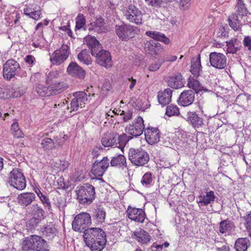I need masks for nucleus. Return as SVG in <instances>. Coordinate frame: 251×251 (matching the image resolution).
<instances>
[{
  "label": "nucleus",
  "mask_w": 251,
  "mask_h": 251,
  "mask_svg": "<svg viewBox=\"0 0 251 251\" xmlns=\"http://www.w3.org/2000/svg\"><path fill=\"white\" fill-rule=\"evenodd\" d=\"M162 62H155L150 65L149 70L150 71L154 72L158 70L161 66Z\"/></svg>",
  "instance_id": "nucleus-57"
},
{
  "label": "nucleus",
  "mask_w": 251,
  "mask_h": 251,
  "mask_svg": "<svg viewBox=\"0 0 251 251\" xmlns=\"http://www.w3.org/2000/svg\"><path fill=\"white\" fill-rule=\"evenodd\" d=\"M177 59V56L171 54H166L163 57V60L162 63L166 62H174Z\"/></svg>",
  "instance_id": "nucleus-61"
},
{
  "label": "nucleus",
  "mask_w": 251,
  "mask_h": 251,
  "mask_svg": "<svg viewBox=\"0 0 251 251\" xmlns=\"http://www.w3.org/2000/svg\"><path fill=\"white\" fill-rule=\"evenodd\" d=\"M112 88L110 82L108 79H105L104 81L101 90L103 94H106Z\"/></svg>",
  "instance_id": "nucleus-55"
},
{
  "label": "nucleus",
  "mask_w": 251,
  "mask_h": 251,
  "mask_svg": "<svg viewBox=\"0 0 251 251\" xmlns=\"http://www.w3.org/2000/svg\"><path fill=\"white\" fill-rule=\"evenodd\" d=\"M22 248L23 251L29 250L34 251H48L49 245L46 241L41 236L32 235L26 237L22 244Z\"/></svg>",
  "instance_id": "nucleus-3"
},
{
  "label": "nucleus",
  "mask_w": 251,
  "mask_h": 251,
  "mask_svg": "<svg viewBox=\"0 0 251 251\" xmlns=\"http://www.w3.org/2000/svg\"><path fill=\"white\" fill-rule=\"evenodd\" d=\"M64 142V140L62 141H58V139H52L50 138H44L41 142V148L46 151H49L53 149L62 146Z\"/></svg>",
  "instance_id": "nucleus-21"
},
{
  "label": "nucleus",
  "mask_w": 251,
  "mask_h": 251,
  "mask_svg": "<svg viewBox=\"0 0 251 251\" xmlns=\"http://www.w3.org/2000/svg\"><path fill=\"white\" fill-rule=\"evenodd\" d=\"M53 204L59 210H61L66 206V201L61 197H56L53 199Z\"/></svg>",
  "instance_id": "nucleus-45"
},
{
  "label": "nucleus",
  "mask_w": 251,
  "mask_h": 251,
  "mask_svg": "<svg viewBox=\"0 0 251 251\" xmlns=\"http://www.w3.org/2000/svg\"><path fill=\"white\" fill-rule=\"evenodd\" d=\"M84 43L88 47L92 55L102 48L101 45L94 36L87 35L84 38Z\"/></svg>",
  "instance_id": "nucleus-22"
},
{
  "label": "nucleus",
  "mask_w": 251,
  "mask_h": 251,
  "mask_svg": "<svg viewBox=\"0 0 251 251\" xmlns=\"http://www.w3.org/2000/svg\"><path fill=\"white\" fill-rule=\"evenodd\" d=\"M211 65L218 69H224L226 65V58L221 53L212 52L209 54Z\"/></svg>",
  "instance_id": "nucleus-17"
},
{
  "label": "nucleus",
  "mask_w": 251,
  "mask_h": 251,
  "mask_svg": "<svg viewBox=\"0 0 251 251\" xmlns=\"http://www.w3.org/2000/svg\"><path fill=\"white\" fill-rule=\"evenodd\" d=\"M179 114V109L176 105H170L167 106L166 114L169 117L177 115Z\"/></svg>",
  "instance_id": "nucleus-47"
},
{
  "label": "nucleus",
  "mask_w": 251,
  "mask_h": 251,
  "mask_svg": "<svg viewBox=\"0 0 251 251\" xmlns=\"http://www.w3.org/2000/svg\"><path fill=\"white\" fill-rule=\"evenodd\" d=\"M145 49L151 55L159 54L163 50L162 46L160 43H156L152 40L147 41L145 44Z\"/></svg>",
  "instance_id": "nucleus-28"
},
{
  "label": "nucleus",
  "mask_w": 251,
  "mask_h": 251,
  "mask_svg": "<svg viewBox=\"0 0 251 251\" xmlns=\"http://www.w3.org/2000/svg\"><path fill=\"white\" fill-rule=\"evenodd\" d=\"M40 231L42 233V235L48 240H52L57 232L54 225L51 222L41 227L40 229Z\"/></svg>",
  "instance_id": "nucleus-24"
},
{
  "label": "nucleus",
  "mask_w": 251,
  "mask_h": 251,
  "mask_svg": "<svg viewBox=\"0 0 251 251\" xmlns=\"http://www.w3.org/2000/svg\"><path fill=\"white\" fill-rule=\"evenodd\" d=\"M126 159L125 156L122 154L113 157L110 161V165L112 167L126 166Z\"/></svg>",
  "instance_id": "nucleus-44"
},
{
  "label": "nucleus",
  "mask_w": 251,
  "mask_h": 251,
  "mask_svg": "<svg viewBox=\"0 0 251 251\" xmlns=\"http://www.w3.org/2000/svg\"><path fill=\"white\" fill-rule=\"evenodd\" d=\"M58 73L56 71L50 72L47 76L46 82L49 84H52L53 79L58 77Z\"/></svg>",
  "instance_id": "nucleus-53"
},
{
  "label": "nucleus",
  "mask_w": 251,
  "mask_h": 251,
  "mask_svg": "<svg viewBox=\"0 0 251 251\" xmlns=\"http://www.w3.org/2000/svg\"><path fill=\"white\" fill-rule=\"evenodd\" d=\"M228 44H230L232 47H234L235 49H237L238 50H240L241 47V43L238 41V40L236 38H233L230 40L228 42H226Z\"/></svg>",
  "instance_id": "nucleus-56"
},
{
  "label": "nucleus",
  "mask_w": 251,
  "mask_h": 251,
  "mask_svg": "<svg viewBox=\"0 0 251 251\" xmlns=\"http://www.w3.org/2000/svg\"><path fill=\"white\" fill-rule=\"evenodd\" d=\"M235 9L236 12L235 13H236L240 19H242L243 17L247 16L248 10L242 0H238Z\"/></svg>",
  "instance_id": "nucleus-41"
},
{
  "label": "nucleus",
  "mask_w": 251,
  "mask_h": 251,
  "mask_svg": "<svg viewBox=\"0 0 251 251\" xmlns=\"http://www.w3.org/2000/svg\"><path fill=\"white\" fill-rule=\"evenodd\" d=\"M8 183L18 190H23L26 185V180L23 173L18 169H13L9 175Z\"/></svg>",
  "instance_id": "nucleus-9"
},
{
  "label": "nucleus",
  "mask_w": 251,
  "mask_h": 251,
  "mask_svg": "<svg viewBox=\"0 0 251 251\" xmlns=\"http://www.w3.org/2000/svg\"><path fill=\"white\" fill-rule=\"evenodd\" d=\"M146 3L154 7H160L163 2V0H145Z\"/></svg>",
  "instance_id": "nucleus-54"
},
{
  "label": "nucleus",
  "mask_w": 251,
  "mask_h": 251,
  "mask_svg": "<svg viewBox=\"0 0 251 251\" xmlns=\"http://www.w3.org/2000/svg\"><path fill=\"white\" fill-rule=\"evenodd\" d=\"M126 19L130 23L140 25L142 24V12L135 6L130 4L123 12Z\"/></svg>",
  "instance_id": "nucleus-10"
},
{
  "label": "nucleus",
  "mask_w": 251,
  "mask_h": 251,
  "mask_svg": "<svg viewBox=\"0 0 251 251\" xmlns=\"http://www.w3.org/2000/svg\"><path fill=\"white\" fill-rule=\"evenodd\" d=\"M145 139L151 145L157 143L160 141V132L157 127H148L144 130Z\"/></svg>",
  "instance_id": "nucleus-18"
},
{
  "label": "nucleus",
  "mask_w": 251,
  "mask_h": 251,
  "mask_svg": "<svg viewBox=\"0 0 251 251\" xmlns=\"http://www.w3.org/2000/svg\"><path fill=\"white\" fill-rule=\"evenodd\" d=\"M233 224L228 220L222 221L219 224V232L222 234L229 233L232 229Z\"/></svg>",
  "instance_id": "nucleus-40"
},
{
  "label": "nucleus",
  "mask_w": 251,
  "mask_h": 251,
  "mask_svg": "<svg viewBox=\"0 0 251 251\" xmlns=\"http://www.w3.org/2000/svg\"><path fill=\"white\" fill-rule=\"evenodd\" d=\"M78 59L86 65L91 64L92 59L89 54V51L86 49L83 50L77 55Z\"/></svg>",
  "instance_id": "nucleus-43"
},
{
  "label": "nucleus",
  "mask_w": 251,
  "mask_h": 251,
  "mask_svg": "<svg viewBox=\"0 0 251 251\" xmlns=\"http://www.w3.org/2000/svg\"><path fill=\"white\" fill-rule=\"evenodd\" d=\"M41 221L42 219L33 216L27 221L26 226L29 229L34 228Z\"/></svg>",
  "instance_id": "nucleus-49"
},
{
  "label": "nucleus",
  "mask_w": 251,
  "mask_h": 251,
  "mask_svg": "<svg viewBox=\"0 0 251 251\" xmlns=\"http://www.w3.org/2000/svg\"><path fill=\"white\" fill-rule=\"evenodd\" d=\"M105 232L99 227H91L83 233L84 242L91 251H101L106 246Z\"/></svg>",
  "instance_id": "nucleus-1"
},
{
  "label": "nucleus",
  "mask_w": 251,
  "mask_h": 251,
  "mask_svg": "<svg viewBox=\"0 0 251 251\" xmlns=\"http://www.w3.org/2000/svg\"><path fill=\"white\" fill-rule=\"evenodd\" d=\"M11 130L14 132V135L17 138H22L24 137V134L19 128V125L17 122L13 123L11 126Z\"/></svg>",
  "instance_id": "nucleus-51"
},
{
  "label": "nucleus",
  "mask_w": 251,
  "mask_h": 251,
  "mask_svg": "<svg viewBox=\"0 0 251 251\" xmlns=\"http://www.w3.org/2000/svg\"><path fill=\"white\" fill-rule=\"evenodd\" d=\"M42 204L45 207H48L49 211H52L51 203L49 199L44 194L39 198Z\"/></svg>",
  "instance_id": "nucleus-52"
},
{
  "label": "nucleus",
  "mask_w": 251,
  "mask_h": 251,
  "mask_svg": "<svg viewBox=\"0 0 251 251\" xmlns=\"http://www.w3.org/2000/svg\"><path fill=\"white\" fill-rule=\"evenodd\" d=\"M92 56L95 57L97 63L101 66L109 68L112 65L111 55L108 50L101 48Z\"/></svg>",
  "instance_id": "nucleus-14"
},
{
  "label": "nucleus",
  "mask_w": 251,
  "mask_h": 251,
  "mask_svg": "<svg viewBox=\"0 0 251 251\" xmlns=\"http://www.w3.org/2000/svg\"><path fill=\"white\" fill-rule=\"evenodd\" d=\"M128 218L139 223H143L146 217L145 211L141 208L128 206L126 211Z\"/></svg>",
  "instance_id": "nucleus-19"
},
{
  "label": "nucleus",
  "mask_w": 251,
  "mask_h": 251,
  "mask_svg": "<svg viewBox=\"0 0 251 251\" xmlns=\"http://www.w3.org/2000/svg\"><path fill=\"white\" fill-rule=\"evenodd\" d=\"M25 61L30 67H32L35 62V58L32 55H27L25 58Z\"/></svg>",
  "instance_id": "nucleus-58"
},
{
  "label": "nucleus",
  "mask_w": 251,
  "mask_h": 251,
  "mask_svg": "<svg viewBox=\"0 0 251 251\" xmlns=\"http://www.w3.org/2000/svg\"><path fill=\"white\" fill-rule=\"evenodd\" d=\"M79 107H80V105L73 98L71 102V112L76 111Z\"/></svg>",
  "instance_id": "nucleus-60"
},
{
  "label": "nucleus",
  "mask_w": 251,
  "mask_h": 251,
  "mask_svg": "<svg viewBox=\"0 0 251 251\" xmlns=\"http://www.w3.org/2000/svg\"><path fill=\"white\" fill-rule=\"evenodd\" d=\"M74 98L80 105V108L84 107L87 101V94L83 91L76 92L73 94Z\"/></svg>",
  "instance_id": "nucleus-42"
},
{
  "label": "nucleus",
  "mask_w": 251,
  "mask_h": 251,
  "mask_svg": "<svg viewBox=\"0 0 251 251\" xmlns=\"http://www.w3.org/2000/svg\"><path fill=\"white\" fill-rule=\"evenodd\" d=\"M106 212L104 208L99 206L94 209L92 214V220L97 225L101 224L105 221Z\"/></svg>",
  "instance_id": "nucleus-29"
},
{
  "label": "nucleus",
  "mask_w": 251,
  "mask_h": 251,
  "mask_svg": "<svg viewBox=\"0 0 251 251\" xmlns=\"http://www.w3.org/2000/svg\"><path fill=\"white\" fill-rule=\"evenodd\" d=\"M77 188L76 191L77 199L80 203L90 204L95 200L96 193L93 186L86 183Z\"/></svg>",
  "instance_id": "nucleus-4"
},
{
  "label": "nucleus",
  "mask_w": 251,
  "mask_h": 251,
  "mask_svg": "<svg viewBox=\"0 0 251 251\" xmlns=\"http://www.w3.org/2000/svg\"><path fill=\"white\" fill-rule=\"evenodd\" d=\"M28 209L29 214L33 217L39 218L42 220L44 219L45 212L37 203L32 204Z\"/></svg>",
  "instance_id": "nucleus-30"
},
{
  "label": "nucleus",
  "mask_w": 251,
  "mask_h": 251,
  "mask_svg": "<svg viewBox=\"0 0 251 251\" xmlns=\"http://www.w3.org/2000/svg\"><path fill=\"white\" fill-rule=\"evenodd\" d=\"M250 246L249 239L247 238H239L234 244L236 251H246Z\"/></svg>",
  "instance_id": "nucleus-36"
},
{
  "label": "nucleus",
  "mask_w": 251,
  "mask_h": 251,
  "mask_svg": "<svg viewBox=\"0 0 251 251\" xmlns=\"http://www.w3.org/2000/svg\"><path fill=\"white\" fill-rule=\"evenodd\" d=\"M187 85L189 88H192L195 93H198L199 92L204 91L207 92L208 90L201 85L200 82L197 79L193 78H189Z\"/></svg>",
  "instance_id": "nucleus-39"
},
{
  "label": "nucleus",
  "mask_w": 251,
  "mask_h": 251,
  "mask_svg": "<svg viewBox=\"0 0 251 251\" xmlns=\"http://www.w3.org/2000/svg\"><path fill=\"white\" fill-rule=\"evenodd\" d=\"M201 200L198 202L201 203V205L206 206L209 204L213 203L216 198L214 192L210 191L205 192V195L201 196Z\"/></svg>",
  "instance_id": "nucleus-38"
},
{
  "label": "nucleus",
  "mask_w": 251,
  "mask_h": 251,
  "mask_svg": "<svg viewBox=\"0 0 251 251\" xmlns=\"http://www.w3.org/2000/svg\"><path fill=\"white\" fill-rule=\"evenodd\" d=\"M132 138V137H128L126 134L119 135L113 132L104 134L101 141L102 145L105 147H117L123 150L130 138Z\"/></svg>",
  "instance_id": "nucleus-2"
},
{
  "label": "nucleus",
  "mask_w": 251,
  "mask_h": 251,
  "mask_svg": "<svg viewBox=\"0 0 251 251\" xmlns=\"http://www.w3.org/2000/svg\"><path fill=\"white\" fill-rule=\"evenodd\" d=\"M91 27L89 30H94L98 33H101L104 31V20L101 17L97 18L95 21L90 24Z\"/></svg>",
  "instance_id": "nucleus-37"
},
{
  "label": "nucleus",
  "mask_w": 251,
  "mask_h": 251,
  "mask_svg": "<svg viewBox=\"0 0 251 251\" xmlns=\"http://www.w3.org/2000/svg\"><path fill=\"white\" fill-rule=\"evenodd\" d=\"M91 223L90 215L86 212H82L75 216L72 223V228L75 231L84 233L89 228Z\"/></svg>",
  "instance_id": "nucleus-7"
},
{
  "label": "nucleus",
  "mask_w": 251,
  "mask_h": 251,
  "mask_svg": "<svg viewBox=\"0 0 251 251\" xmlns=\"http://www.w3.org/2000/svg\"><path fill=\"white\" fill-rule=\"evenodd\" d=\"M163 247V245H158L156 243H153L151 247V251H161Z\"/></svg>",
  "instance_id": "nucleus-64"
},
{
  "label": "nucleus",
  "mask_w": 251,
  "mask_h": 251,
  "mask_svg": "<svg viewBox=\"0 0 251 251\" xmlns=\"http://www.w3.org/2000/svg\"><path fill=\"white\" fill-rule=\"evenodd\" d=\"M135 29L136 27L125 24L115 26L117 35L121 40L124 41H127L134 37Z\"/></svg>",
  "instance_id": "nucleus-12"
},
{
  "label": "nucleus",
  "mask_w": 251,
  "mask_h": 251,
  "mask_svg": "<svg viewBox=\"0 0 251 251\" xmlns=\"http://www.w3.org/2000/svg\"><path fill=\"white\" fill-rule=\"evenodd\" d=\"M24 12L25 15L29 16L35 20H38L41 15L40 7L37 5H33L31 8H24Z\"/></svg>",
  "instance_id": "nucleus-32"
},
{
  "label": "nucleus",
  "mask_w": 251,
  "mask_h": 251,
  "mask_svg": "<svg viewBox=\"0 0 251 251\" xmlns=\"http://www.w3.org/2000/svg\"><path fill=\"white\" fill-rule=\"evenodd\" d=\"M186 121L195 129L200 128L205 126V120L202 114L194 111L188 112Z\"/></svg>",
  "instance_id": "nucleus-16"
},
{
  "label": "nucleus",
  "mask_w": 251,
  "mask_h": 251,
  "mask_svg": "<svg viewBox=\"0 0 251 251\" xmlns=\"http://www.w3.org/2000/svg\"><path fill=\"white\" fill-rule=\"evenodd\" d=\"M145 129L143 119L141 117H138L131 124L126 126V130L132 137H137L143 133Z\"/></svg>",
  "instance_id": "nucleus-13"
},
{
  "label": "nucleus",
  "mask_w": 251,
  "mask_h": 251,
  "mask_svg": "<svg viewBox=\"0 0 251 251\" xmlns=\"http://www.w3.org/2000/svg\"><path fill=\"white\" fill-rule=\"evenodd\" d=\"M109 166V160L104 157L100 161H96L93 164L91 172L96 177L102 176Z\"/></svg>",
  "instance_id": "nucleus-15"
},
{
  "label": "nucleus",
  "mask_w": 251,
  "mask_h": 251,
  "mask_svg": "<svg viewBox=\"0 0 251 251\" xmlns=\"http://www.w3.org/2000/svg\"><path fill=\"white\" fill-rule=\"evenodd\" d=\"M201 56L198 54L197 58H194L191 60V73L195 76L198 77L201 71Z\"/></svg>",
  "instance_id": "nucleus-33"
},
{
  "label": "nucleus",
  "mask_w": 251,
  "mask_h": 251,
  "mask_svg": "<svg viewBox=\"0 0 251 251\" xmlns=\"http://www.w3.org/2000/svg\"><path fill=\"white\" fill-rule=\"evenodd\" d=\"M70 53L69 47L63 44L58 50H55L50 57V60L53 65H58L66 60Z\"/></svg>",
  "instance_id": "nucleus-11"
},
{
  "label": "nucleus",
  "mask_w": 251,
  "mask_h": 251,
  "mask_svg": "<svg viewBox=\"0 0 251 251\" xmlns=\"http://www.w3.org/2000/svg\"><path fill=\"white\" fill-rule=\"evenodd\" d=\"M195 99V92L192 90L183 91L177 100L179 105L187 106L193 103Z\"/></svg>",
  "instance_id": "nucleus-20"
},
{
  "label": "nucleus",
  "mask_w": 251,
  "mask_h": 251,
  "mask_svg": "<svg viewBox=\"0 0 251 251\" xmlns=\"http://www.w3.org/2000/svg\"><path fill=\"white\" fill-rule=\"evenodd\" d=\"M120 116H122V118L124 122H127L131 119L132 117V112L128 111L125 113L124 111H122V113L120 114Z\"/></svg>",
  "instance_id": "nucleus-59"
},
{
  "label": "nucleus",
  "mask_w": 251,
  "mask_h": 251,
  "mask_svg": "<svg viewBox=\"0 0 251 251\" xmlns=\"http://www.w3.org/2000/svg\"><path fill=\"white\" fill-rule=\"evenodd\" d=\"M182 80V75L180 74H178L175 76L169 77L168 80V85L174 89L181 88L183 86Z\"/></svg>",
  "instance_id": "nucleus-35"
},
{
  "label": "nucleus",
  "mask_w": 251,
  "mask_h": 251,
  "mask_svg": "<svg viewBox=\"0 0 251 251\" xmlns=\"http://www.w3.org/2000/svg\"><path fill=\"white\" fill-rule=\"evenodd\" d=\"M243 219L245 222V226L251 237V211L247 212L244 216Z\"/></svg>",
  "instance_id": "nucleus-50"
},
{
  "label": "nucleus",
  "mask_w": 251,
  "mask_h": 251,
  "mask_svg": "<svg viewBox=\"0 0 251 251\" xmlns=\"http://www.w3.org/2000/svg\"><path fill=\"white\" fill-rule=\"evenodd\" d=\"M86 24V19L83 14H78L75 18V29H80L83 28Z\"/></svg>",
  "instance_id": "nucleus-46"
},
{
  "label": "nucleus",
  "mask_w": 251,
  "mask_h": 251,
  "mask_svg": "<svg viewBox=\"0 0 251 251\" xmlns=\"http://www.w3.org/2000/svg\"><path fill=\"white\" fill-rule=\"evenodd\" d=\"M128 157L131 163L137 167L144 166L150 160L147 151L141 148L130 149Z\"/></svg>",
  "instance_id": "nucleus-5"
},
{
  "label": "nucleus",
  "mask_w": 251,
  "mask_h": 251,
  "mask_svg": "<svg viewBox=\"0 0 251 251\" xmlns=\"http://www.w3.org/2000/svg\"><path fill=\"white\" fill-rule=\"evenodd\" d=\"M146 35L154 40L163 42L167 45L169 44L170 39L164 34L156 31H147Z\"/></svg>",
  "instance_id": "nucleus-31"
},
{
  "label": "nucleus",
  "mask_w": 251,
  "mask_h": 251,
  "mask_svg": "<svg viewBox=\"0 0 251 251\" xmlns=\"http://www.w3.org/2000/svg\"><path fill=\"white\" fill-rule=\"evenodd\" d=\"M240 19V18L238 17L236 13H234L232 16L228 17L229 25L234 31H241L242 24Z\"/></svg>",
  "instance_id": "nucleus-34"
},
{
  "label": "nucleus",
  "mask_w": 251,
  "mask_h": 251,
  "mask_svg": "<svg viewBox=\"0 0 251 251\" xmlns=\"http://www.w3.org/2000/svg\"><path fill=\"white\" fill-rule=\"evenodd\" d=\"M20 71V65L16 60L8 59L3 66V76L6 80H10L17 76Z\"/></svg>",
  "instance_id": "nucleus-8"
},
{
  "label": "nucleus",
  "mask_w": 251,
  "mask_h": 251,
  "mask_svg": "<svg viewBox=\"0 0 251 251\" xmlns=\"http://www.w3.org/2000/svg\"><path fill=\"white\" fill-rule=\"evenodd\" d=\"M68 74L76 78L83 79L85 76V71L76 63L72 62L67 68Z\"/></svg>",
  "instance_id": "nucleus-23"
},
{
  "label": "nucleus",
  "mask_w": 251,
  "mask_h": 251,
  "mask_svg": "<svg viewBox=\"0 0 251 251\" xmlns=\"http://www.w3.org/2000/svg\"><path fill=\"white\" fill-rule=\"evenodd\" d=\"M35 198L36 196L33 193H23L18 195L17 202L21 206L25 207L30 204Z\"/></svg>",
  "instance_id": "nucleus-25"
},
{
  "label": "nucleus",
  "mask_w": 251,
  "mask_h": 251,
  "mask_svg": "<svg viewBox=\"0 0 251 251\" xmlns=\"http://www.w3.org/2000/svg\"><path fill=\"white\" fill-rule=\"evenodd\" d=\"M132 237L142 244H147L151 240V236L149 234L141 228L135 230L133 232Z\"/></svg>",
  "instance_id": "nucleus-26"
},
{
  "label": "nucleus",
  "mask_w": 251,
  "mask_h": 251,
  "mask_svg": "<svg viewBox=\"0 0 251 251\" xmlns=\"http://www.w3.org/2000/svg\"><path fill=\"white\" fill-rule=\"evenodd\" d=\"M243 45L245 47H247L249 50H251V37L250 36H247L244 37Z\"/></svg>",
  "instance_id": "nucleus-62"
},
{
  "label": "nucleus",
  "mask_w": 251,
  "mask_h": 251,
  "mask_svg": "<svg viewBox=\"0 0 251 251\" xmlns=\"http://www.w3.org/2000/svg\"><path fill=\"white\" fill-rule=\"evenodd\" d=\"M217 35L220 37H225L227 36V32L224 26H221L218 29Z\"/></svg>",
  "instance_id": "nucleus-63"
},
{
  "label": "nucleus",
  "mask_w": 251,
  "mask_h": 251,
  "mask_svg": "<svg viewBox=\"0 0 251 251\" xmlns=\"http://www.w3.org/2000/svg\"><path fill=\"white\" fill-rule=\"evenodd\" d=\"M152 180V174L150 172H147L143 176L141 182L143 185L148 187L151 183Z\"/></svg>",
  "instance_id": "nucleus-48"
},
{
  "label": "nucleus",
  "mask_w": 251,
  "mask_h": 251,
  "mask_svg": "<svg viewBox=\"0 0 251 251\" xmlns=\"http://www.w3.org/2000/svg\"><path fill=\"white\" fill-rule=\"evenodd\" d=\"M173 90L167 88L163 91H159L157 95L159 103L163 106L168 104L171 101Z\"/></svg>",
  "instance_id": "nucleus-27"
},
{
  "label": "nucleus",
  "mask_w": 251,
  "mask_h": 251,
  "mask_svg": "<svg viewBox=\"0 0 251 251\" xmlns=\"http://www.w3.org/2000/svg\"><path fill=\"white\" fill-rule=\"evenodd\" d=\"M66 84L62 82H53L49 86L39 84L35 87V91L41 97H49L60 94L64 90Z\"/></svg>",
  "instance_id": "nucleus-6"
}]
</instances>
